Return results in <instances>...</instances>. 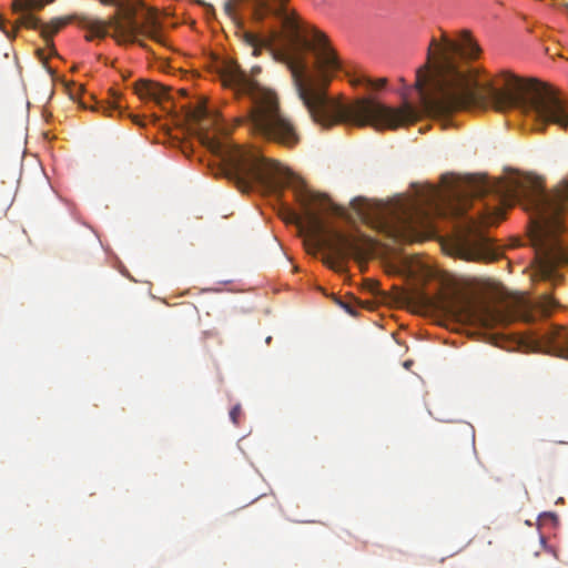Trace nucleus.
I'll return each mask as SVG.
<instances>
[{
	"instance_id": "f257e3e1",
	"label": "nucleus",
	"mask_w": 568,
	"mask_h": 568,
	"mask_svg": "<svg viewBox=\"0 0 568 568\" xmlns=\"http://www.w3.org/2000/svg\"><path fill=\"white\" fill-rule=\"evenodd\" d=\"M254 0L252 19L260 23L273 16L281 20L288 45L277 54L292 75L296 92L313 121L324 128L345 124L375 130H396L415 123L422 113L447 116L455 111L491 108L497 112L518 109L531 115L544 130L554 123L568 128V109L557 92L537 80H525L508 71L480 82L467 68L466 61L476 59L480 49L468 31L458 40L444 36L432 39L427 60L416 71L415 88L420 110L409 101L398 108L389 106L373 97H358L348 102L329 97L326 92L331 75L342 69L327 37L314 30L312 38L301 34L294 11L286 8L288 0Z\"/></svg>"
},
{
	"instance_id": "f03ea898",
	"label": "nucleus",
	"mask_w": 568,
	"mask_h": 568,
	"mask_svg": "<svg viewBox=\"0 0 568 568\" xmlns=\"http://www.w3.org/2000/svg\"><path fill=\"white\" fill-rule=\"evenodd\" d=\"M494 193L498 204H485V225L497 224L504 219V206L524 199L532 210L529 225V241L535 248L538 272L542 280L557 283L561 275L557 266L568 263V245L562 237L568 230V182H564L554 192H548L535 181L485 180V194Z\"/></svg>"
},
{
	"instance_id": "7ed1b4c3",
	"label": "nucleus",
	"mask_w": 568,
	"mask_h": 568,
	"mask_svg": "<svg viewBox=\"0 0 568 568\" xmlns=\"http://www.w3.org/2000/svg\"><path fill=\"white\" fill-rule=\"evenodd\" d=\"M186 120L195 126L200 142L221 161L219 173L233 182L241 192H250L255 185L265 190H276L290 171L280 162L263 156L257 150L245 149L229 141L210 136V131L220 125V115L211 112L205 100L185 108Z\"/></svg>"
},
{
	"instance_id": "20e7f679",
	"label": "nucleus",
	"mask_w": 568,
	"mask_h": 568,
	"mask_svg": "<svg viewBox=\"0 0 568 568\" xmlns=\"http://www.w3.org/2000/svg\"><path fill=\"white\" fill-rule=\"evenodd\" d=\"M225 85L232 88L239 97H248L251 108L242 120L256 135L285 148H294L300 134L294 123L280 108L276 93L261 87L237 64H231L223 75Z\"/></svg>"
},
{
	"instance_id": "39448f33",
	"label": "nucleus",
	"mask_w": 568,
	"mask_h": 568,
	"mask_svg": "<svg viewBox=\"0 0 568 568\" xmlns=\"http://www.w3.org/2000/svg\"><path fill=\"white\" fill-rule=\"evenodd\" d=\"M297 201L303 214L291 213L290 221L296 224L300 234L304 236L307 250L316 252L326 248L338 260L351 255L356 257L365 255V246L358 239L335 230H327L321 212L341 213L329 197L310 190H302L297 194Z\"/></svg>"
},
{
	"instance_id": "423d86ee",
	"label": "nucleus",
	"mask_w": 568,
	"mask_h": 568,
	"mask_svg": "<svg viewBox=\"0 0 568 568\" xmlns=\"http://www.w3.org/2000/svg\"><path fill=\"white\" fill-rule=\"evenodd\" d=\"M425 302L438 311L465 321L479 322L484 327H490L503 322L505 316L498 310L490 307L485 303H477L471 298L452 293L433 300L423 296Z\"/></svg>"
},
{
	"instance_id": "0eeeda50",
	"label": "nucleus",
	"mask_w": 568,
	"mask_h": 568,
	"mask_svg": "<svg viewBox=\"0 0 568 568\" xmlns=\"http://www.w3.org/2000/svg\"><path fill=\"white\" fill-rule=\"evenodd\" d=\"M50 2L47 0H13L12 9L21 12L17 23L29 29L40 30L42 38L52 52H55L52 37L70 22V18H54L49 23H42L29 10H41Z\"/></svg>"
},
{
	"instance_id": "6e6552de",
	"label": "nucleus",
	"mask_w": 568,
	"mask_h": 568,
	"mask_svg": "<svg viewBox=\"0 0 568 568\" xmlns=\"http://www.w3.org/2000/svg\"><path fill=\"white\" fill-rule=\"evenodd\" d=\"M109 26L114 31L113 37L120 42H139V37H150L158 40L156 32L140 23L131 9H124L111 18Z\"/></svg>"
},
{
	"instance_id": "1a4fd4ad",
	"label": "nucleus",
	"mask_w": 568,
	"mask_h": 568,
	"mask_svg": "<svg viewBox=\"0 0 568 568\" xmlns=\"http://www.w3.org/2000/svg\"><path fill=\"white\" fill-rule=\"evenodd\" d=\"M532 343L539 352L568 358V329L562 326L549 325L535 333Z\"/></svg>"
},
{
	"instance_id": "9d476101",
	"label": "nucleus",
	"mask_w": 568,
	"mask_h": 568,
	"mask_svg": "<svg viewBox=\"0 0 568 568\" xmlns=\"http://www.w3.org/2000/svg\"><path fill=\"white\" fill-rule=\"evenodd\" d=\"M398 229L402 236L412 241L416 240L422 232H433L428 213L424 212L418 204H413L398 216Z\"/></svg>"
},
{
	"instance_id": "9b49d317",
	"label": "nucleus",
	"mask_w": 568,
	"mask_h": 568,
	"mask_svg": "<svg viewBox=\"0 0 568 568\" xmlns=\"http://www.w3.org/2000/svg\"><path fill=\"white\" fill-rule=\"evenodd\" d=\"M243 0H227L224 3V12L235 28V34L247 45L253 48V54L258 55L263 48L271 45L273 38H262L244 29V21L237 14L236 8Z\"/></svg>"
},
{
	"instance_id": "f8f14e48",
	"label": "nucleus",
	"mask_w": 568,
	"mask_h": 568,
	"mask_svg": "<svg viewBox=\"0 0 568 568\" xmlns=\"http://www.w3.org/2000/svg\"><path fill=\"white\" fill-rule=\"evenodd\" d=\"M555 302L549 296H544L539 301L532 303L529 301H523L521 311H523V320L525 322H532L536 320L535 312L541 316H547L550 313V310L554 307Z\"/></svg>"
},
{
	"instance_id": "ddd939ff",
	"label": "nucleus",
	"mask_w": 568,
	"mask_h": 568,
	"mask_svg": "<svg viewBox=\"0 0 568 568\" xmlns=\"http://www.w3.org/2000/svg\"><path fill=\"white\" fill-rule=\"evenodd\" d=\"M134 92L141 99H152L161 102L168 98V89L159 83L141 80L134 83Z\"/></svg>"
},
{
	"instance_id": "4468645a",
	"label": "nucleus",
	"mask_w": 568,
	"mask_h": 568,
	"mask_svg": "<svg viewBox=\"0 0 568 568\" xmlns=\"http://www.w3.org/2000/svg\"><path fill=\"white\" fill-rule=\"evenodd\" d=\"M80 24L89 30V33L85 36L87 41L93 40L94 37L104 38L106 36V24L102 20L84 17L81 19Z\"/></svg>"
},
{
	"instance_id": "2eb2a0df",
	"label": "nucleus",
	"mask_w": 568,
	"mask_h": 568,
	"mask_svg": "<svg viewBox=\"0 0 568 568\" xmlns=\"http://www.w3.org/2000/svg\"><path fill=\"white\" fill-rule=\"evenodd\" d=\"M347 75L349 77V83L353 87L364 85L368 90H382L387 83L386 78L373 80L364 73H359V74H348L347 73Z\"/></svg>"
},
{
	"instance_id": "dca6fc26",
	"label": "nucleus",
	"mask_w": 568,
	"mask_h": 568,
	"mask_svg": "<svg viewBox=\"0 0 568 568\" xmlns=\"http://www.w3.org/2000/svg\"><path fill=\"white\" fill-rule=\"evenodd\" d=\"M109 94H110V100L108 101V103L100 105L98 110L101 109L109 116H112L113 112H119L120 113V108L121 106L119 104V101L121 99V92H119V91H116L114 89H110L109 90Z\"/></svg>"
},
{
	"instance_id": "f3484780",
	"label": "nucleus",
	"mask_w": 568,
	"mask_h": 568,
	"mask_svg": "<svg viewBox=\"0 0 568 568\" xmlns=\"http://www.w3.org/2000/svg\"><path fill=\"white\" fill-rule=\"evenodd\" d=\"M241 414H242V407L240 404L233 406L232 409L230 410V418L234 425L240 424Z\"/></svg>"
},
{
	"instance_id": "a211bd4d",
	"label": "nucleus",
	"mask_w": 568,
	"mask_h": 568,
	"mask_svg": "<svg viewBox=\"0 0 568 568\" xmlns=\"http://www.w3.org/2000/svg\"><path fill=\"white\" fill-rule=\"evenodd\" d=\"M0 28L2 29V31L9 37V38H13L16 36V32L19 28V26H13L12 27V30L11 31H8L3 24V19L2 17L0 16Z\"/></svg>"
},
{
	"instance_id": "6ab92c4d",
	"label": "nucleus",
	"mask_w": 568,
	"mask_h": 568,
	"mask_svg": "<svg viewBox=\"0 0 568 568\" xmlns=\"http://www.w3.org/2000/svg\"><path fill=\"white\" fill-rule=\"evenodd\" d=\"M337 303L339 304L341 307H343L348 314L351 315H356V310L355 307L349 304V303H345V302H342V301H337Z\"/></svg>"
},
{
	"instance_id": "aec40b11",
	"label": "nucleus",
	"mask_w": 568,
	"mask_h": 568,
	"mask_svg": "<svg viewBox=\"0 0 568 568\" xmlns=\"http://www.w3.org/2000/svg\"><path fill=\"white\" fill-rule=\"evenodd\" d=\"M462 428H463V430L465 432V434L467 435L468 438H473L474 437L473 428L469 425H463Z\"/></svg>"
},
{
	"instance_id": "412c9836",
	"label": "nucleus",
	"mask_w": 568,
	"mask_h": 568,
	"mask_svg": "<svg viewBox=\"0 0 568 568\" xmlns=\"http://www.w3.org/2000/svg\"><path fill=\"white\" fill-rule=\"evenodd\" d=\"M368 284H369V290H371L372 292H375V290H376V287H377L378 283H377V282H374V281H372V280H369V281H368Z\"/></svg>"
},
{
	"instance_id": "4be33fe9",
	"label": "nucleus",
	"mask_w": 568,
	"mask_h": 568,
	"mask_svg": "<svg viewBox=\"0 0 568 568\" xmlns=\"http://www.w3.org/2000/svg\"><path fill=\"white\" fill-rule=\"evenodd\" d=\"M356 210L358 211V213L362 215V216H366V212L364 211V207L362 206H356Z\"/></svg>"
},
{
	"instance_id": "5701e85b",
	"label": "nucleus",
	"mask_w": 568,
	"mask_h": 568,
	"mask_svg": "<svg viewBox=\"0 0 568 568\" xmlns=\"http://www.w3.org/2000/svg\"><path fill=\"white\" fill-rule=\"evenodd\" d=\"M115 0H100L103 4H113Z\"/></svg>"
},
{
	"instance_id": "b1692460",
	"label": "nucleus",
	"mask_w": 568,
	"mask_h": 568,
	"mask_svg": "<svg viewBox=\"0 0 568 568\" xmlns=\"http://www.w3.org/2000/svg\"><path fill=\"white\" fill-rule=\"evenodd\" d=\"M328 261H329V256H326L324 262L328 264Z\"/></svg>"
},
{
	"instance_id": "393cba45",
	"label": "nucleus",
	"mask_w": 568,
	"mask_h": 568,
	"mask_svg": "<svg viewBox=\"0 0 568 568\" xmlns=\"http://www.w3.org/2000/svg\"><path fill=\"white\" fill-rule=\"evenodd\" d=\"M53 1H54V0H47V2H51V3H52Z\"/></svg>"
}]
</instances>
